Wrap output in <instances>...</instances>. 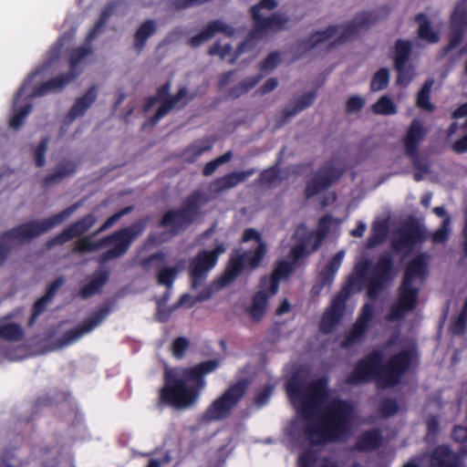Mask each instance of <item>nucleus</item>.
I'll use <instances>...</instances> for the list:
<instances>
[{
    "label": "nucleus",
    "mask_w": 467,
    "mask_h": 467,
    "mask_svg": "<svg viewBox=\"0 0 467 467\" xmlns=\"http://www.w3.org/2000/svg\"><path fill=\"white\" fill-rule=\"evenodd\" d=\"M48 140L45 139L33 150L34 161L36 166L42 167L45 164V153L47 150Z\"/></svg>",
    "instance_id": "nucleus-47"
},
{
    "label": "nucleus",
    "mask_w": 467,
    "mask_h": 467,
    "mask_svg": "<svg viewBox=\"0 0 467 467\" xmlns=\"http://www.w3.org/2000/svg\"><path fill=\"white\" fill-rule=\"evenodd\" d=\"M372 110L379 115H393L397 112V105L390 97L385 95L373 104Z\"/></svg>",
    "instance_id": "nucleus-34"
},
{
    "label": "nucleus",
    "mask_w": 467,
    "mask_h": 467,
    "mask_svg": "<svg viewBox=\"0 0 467 467\" xmlns=\"http://www.w3.org/2000/svg\"><path fill=\"white\" fill-rule=\"evenodd\" d=\"M254 174V170L235 171L217 179L212 185L216 192L228 190L245 181Z\"/></svg>",
    "instance_id": "nucleus-25"
},
{
    "label": "nucleus",
    "mask_w": 467,
    "mask_h": 467,
    "mask_svg": "<svg viewBox=\"0 0 467 467\" xmlns=\"http://www.w3.org/2000/svg\"><path fill=\"white\" fill-rule=\"evenodd\" d=\"M219 364V360L214 359L191 368H167L161 400L178 410L192 408L206 386L205 376L215 370Z\"/></svg>",
    "instance_id": "nucleus-5"
},
{
    "label": "nucleus",
    "mask_w": 467,
    "mask_h": 467,
    "mask_svg": "<svg viewBox=\"0 0 467 467\" xmlns=\"http://www.w3.org/2000/svg\"><path fill=\"white\" fill-rule=\"evenodd\" d=\"M389 73L386 68L379 69L373 77L370 88L372 91H379L386 88L389 84Z\"/></svg>",
    "instance_id": "nucleus-41"
},
{
    "label": "nucleus",
    "mask_w": 467,
    "mask_h": 467,
    "mask_svg": "<svg viewBox=\"0 0 467 467\" xmlns=\"http://www.w3.org/2000/svg\"><path fill=\"white\" fill-rule=\"evenodd\" d=\"M259 78H254L252 82H250L249 84H246L244 83V87H242V90L241 92H234V96L235 97H238L240 96L242 93L244 92H246L247 90H249L251 88H253L257 82H258Z\"/></svg>",
    "instance_id": "nucleus-60"
},
{
    "label": "nucleus",
    "mask_w": 467,
    "mask_h": 467,
    "mask_svg": "<svg viewBox=\"0 0 467 467\" xmlns=\"http://www.w3.org/2000/svg\"><path fill=\"white\" fill-rule=\"evenodd\" d=\"M382 410L386 416H389L397 410V405L394 401H387L384 404Z\"/></svg>",
    "instance_id": "nucleus-59"
},
{
    "label": "nucleus",
    "mask_w": 467,
    "mask_h": 467,
    "mask_svg": "<svg viewBox=\"0 0 467 467\" xmlns=\"http://www.w3.org/2000/svg\"><path fill=\"white\" fill-rule=\"evenodd\" d=\"M366 229H367L366 223L363 222H358L357 227L355 229H353L350 232V234L352 236L361 237L364 234Z\"/></svg>",
    "instance_id": "nucleus-58"
},
{
    "label": "nucleus",
    "mask_w": 467,
    "mask_h": 467,
    "mask_svg": "<svg viewBox=\"0 0 467 467\" xmlns=\"http://www.w3.org/2000/svg\"><path fill=\"white\" fill-rule=\"evenodd\" d=\"M203 203L204 199L202 194H194L187 201L182 210L167 213L162 219L161 226L175 234L195 218L201 205Z\"/></svg>",
    "instance_id": "nucleus-13"
},
{
    "label": "nucleus",
    "mask_w": 467,
    "mask_h": 467,
    "mask_svg": "<svg viewBox=\"0 0 467 467\" xmlns=\"http://www.w3.org/2000/svg\"><path fill=\"white\" fill-rule=\"evenodd\" d=\"M432 85H433L432 80H429V81L425 82V84L423 85L422 88L420 89V91L419 92V95H418L417 105L419 108H420L424 110L431 111L433 109V106L431 105V103L430 102V99H429Z\"/></svg>",
    "instance_id": "nucleus-38"
},
{
    "label": "nucleus",
    "mask_w": 467,
    "mask_h": 467,
    "mask_svg": "<svg viewBox=\"0 0 467 467\" xmlns=\"http://www.w3.org/2000/svg\"><path fill=\"white\" fill-rule=\"evenodd\" d=\"M315 98H316V95L313 92L306 93L304 96H302L301 98H299L296 100L294 109L292 110L287 109L286 112H287L288 116L289 117L294 116V115L297 114L298 112H300L301 110L307 108L308 106H310L313 103Z\"/></svg>",
    "instance_id": "nucleus-43"
},
{
    "label": "nucleus",
    "mask_w": 467,
    "mask_h": 467,
    "mask_svg": "<svg viewBox=\"0 0 467 467\" xmlns=\"http://www.w3.org/2000/svg\"><path fill=\"white\" fill-rule=\"evenodd\" d=\"M109 16V13H108V9H106L104 11V13L102 14V20L98 23V25L95 26V28L93 29V31L88 35V38L91 39L94 37L95 34H96V31L98 30L99 27H100L102 26V24L105 22V19L106 17Z\"/></svg>",
    "instance_id": "nucleus-61"
},
{
    "label": "nucleus",
    "mask_w": 467,
    "mask_h": 467,
    "mask_svg": "<svg viewBox=\"0 0 467 467\" xmlns=\"http://www.w3.org/2000/svg\"><path fill=\"white\" fill-rule=\"evenodd\" d=\"M144 226L141 223H136L130 228L123 229L112 236L95 243L90 238L79 240L77 249L81 253L92 252L99 248H108L103 258L104 261L117 257L127 251L130 243L143 231Z\"/></svg>",
    "instance_id": "nucleus-10"
},
{
    "label": "nucleus",
    "mask_w": 467,
    "mask_h": 467,
    "mask_svg": "<svg viewBox=\"0 0 467 467\" xmlns=\"http://www.w3.org/2000/svg\"><path fill=\"white\" fill-rule=\"evenodd\" d=\"M154 30L155 26L151 21H148L141 25L136 33V46L139 48H141L146 39L154 32Z\"/></svg>",
    "instance_id": "nucleus-42"
},
{
    "label": "nucleus",
    "mask_w": 467,
    "mask_h": 467,
    "mask_svg": "<svg viewBox=\"0 0 467 467\" xmlns=\"http://www.w3.org/2000/svg\"><path fill=\"white\" fill-rule=\"evenodd\" d=\"M379 441L377 431L364 433L357 443V448L360 451H368L375 448Z\"/></svg>",
    "instance_id": "nucleus-39"
},
{
    "label": "nucleus",
    "mask_w": 467,
    "mask_h": 467,
    "mask_svg": "<svg viewBox=\"0 0 467 467\" xmlns=\"http://www.w3.org/2000/svg\"><path fill=\"white\" fill-rule=\"evenodd\" d=\"M333 220L329 216L322 218L316 232L308 231L305 225L298 226L290 242L289 261H280L273 275L262 278L258 291L253 296L251 304L246 307V313L254 321H260L265 316L268 300L278 291L279 280L285 277L301 258L315 252L326 236Z\"/></svg>",
    "instance_id": "nucleus-2"
},
{
    "label": "nucleus",
    "mask_w": 467,
    "mask_h": 467,
    "mask_svg": "<svg viewBox=\"0 0 467 467\" xmlns=\"http://www.w3.org/2000/svg\"><path fill=\"white\" fill-rule=\"evenodd\" d=\"M345 257V252L339 251L337 253L329 262L320 270L319 276L323 285H329L332 283L335 275L338 271Z\"/></svg>",
    "instance_id": "nucleus-28"
},
{
    "label": "nucleus",
    "mask_w": 467,
    "mask_h": 467,
    "mask_svg": "<svg viewBox=\"0 0 467 467\" xmlns=\"http://www.w3.org/2000/svg\"><path fill=\"white\" fill-rule=\"evenodd\" d=\"M88 53L89 50L86 47L76 50L73 53L70 59L72 73L67 77L55 78L40 85V82L46 76V71L51 65V61L43 64L28 76L14 98L13 115L9 121L10 127L18 129L22 125L24 119L27 116L31 109L28 102L30 98L40 97L57 91L74 79L78 74L76 72L78 65Z\"/></svg>",
    "instance_id": "nucleus-6"
},
{
    "label": "nucleus",
    "mask_w": 467,
    "mask_h": 467,
    "mask_svg": "<svg viewBox=\"0 0 467 467\" xmlns=\"http://www.w3.org/2000/svg\"><path fill=\"white\" fill-rule=\"evenodd\" d=\"M97 97L98 88L96 87H92L83 96L77 99L75 104L64 120L65 125H69L74 119L83 116L95 102Z\"/></svg>",
    "instance_id": "nucleus-21"
},
{
    "label": "nucleus",
    "mask_w": 467,
    "mask_h": 467,
    "mask_svg": "<svg viewBox=\"0 0 467 467\" xmlns=\"http://www.w3.org/2000/svg\"><path fill=\"white\" fill-rule=\"evenodd\" d=\"M107 275L104 272L96 273L88 284L83 285L80 290V295L82 297H88L94 295L107 281Z\"/></svg>",
    "instance_id": "nucleus-33"
},
{
    "label": "nucleus",
    "mask_w": 467,
    "mask_h": 467,
    "mask_svg": "<svg viewBox=\"0 0 467 467\" xmlns=\"http://www.w3.org/2000/svg\"><path fill=\"white\" fill-rule=\"evenodd\" d=\"M109 310L108 308H100L93 316H91L88 320H86L80 327H76L72 331H70L67 335V338L64 342V345H69L78 339H79L84 335L91 332L95 329L109 315Z\"/></svg>",
    "instance_id": "nucleus-20"
},
{
    "label": "nucleus",
    "mask_w": 467,
    "mask_h": 467,
    "mask_svg": "<svg viewBox=\"0 0 467 467\" xmlns=\"http://www.w3.org/2000/svg\"><path fill=\"white\" fill-rule=\"evenodd\" d=\"M467 28V0L458 2L450 16L449 44L445 50L448 52L456 47L462 39Z\"/></svg>",
    "instance_id": "nucleus-16"
},
{
    "label": "nucleus",
    "mask_w": 467,
    "mask_h": 467,
    "mask_svg": "<svg viewBox=\"0 0 467 467\" xmlns=\"http://www.w3.org/2000/svg\"><path fill=\"white\" fill-rule=\"evenodd\" d=\"M130 209H125L119 213H115L111 217H109L106 223L103 224V226L100 228V230L107 229L110 227L112 224H114L123 214L127 213Z\"/></svg>",
    "instance_id": "nucleus-55"
},
{
    "label": "nucleus",
    "mask_w": 467,
    "mask_h": 467,
    "mask_svg": "<svg viewBox=\"0 0 467 467\" xmlns=\"http://www.w3.org/2000/svg\"><path fill=\"white\" fill-rule=\"evenodd\" d=\"M426 269V256L416 257L407 267L397 303L388 318L397 320L411 311L417 303L418 287L422 282Z\"/></svg>",
    "instance_id": "nucleus-9"
},
{
    "label": "nucleus",
    "mask_w": 467,
    "mask_h": 467,
    "mask_svg": "<svg viewBox=\"0 0 467 467\" xmlns=\"http://www.w3.org/2000/svg\"><path fill=\"white\" fill-rule=\"evenodd\" d=\"M371 317H372L371 306L369 305L364 306L362 313H361L358 322L355 324L354 327L349 331V333L348 334V336L346 337V340L343 343V346L345 348H349L361 339Z\"/></svg>",
    "instance_id": "nucleus-22"
},
{
    "label": "nucleus",
    "mask_w": 467,
    "mask_h": 467,
    "mask_svg": "<svg viewBox=\"0 0 467 467\" xmlns=\"http://www.w3.org/2000/svg\"><path fill=\"white\" fill-rule=\"evenodd\" d=\"M76 210V206H72L60 214L53 218L44 220L42 222H32L14 229L6 234L0 244V264L5 260L7 254V245H16L24 243L44 232L48 231L56 224L63 221Z\"/></svg>",
    "instance_id": "nucleus-11"
},
{
    "label": "nucleus",
    "mask_w": 467,
    "mask_h": 467,
    "mask_svg": "<svg viewBox=\"0 0 467 467\" xmlns=\"http://www.w3.org/2000/svg\"><path fill=\"white\" fill-rule=\"evenodd\" d=\"M22 336L19 325L12 322L8 317L0 320V337L8 340H16Z\"/></svg>",
    "instance_id": "nucleus-32"
},
{
    "label": "nucleus",
    "mask_w": 467,
    "mask_h": 467,
    "mask_svg": "<svg viewBox=\"0 0 467 467\" xmlns=\"http://www.w3.org/2000/svg\"><path fill=\"white\" fill-rule=\"evenodd\" d=\"M189 347V342L184 337L177 338L172 344V354L175 358H181L183 357L185 350Z\"/></svg>",
    "instance_id": "nucleus-50"
},
{
    "label": "nucleus",
    "mask_w": 467,
    "mask_h": 467,
    "mask_svg": "<svg viewBox=\"0 0 467 467\" xmlns=\"http://www.w3.org/2000/svg\"><path fill=\"white\" fill-rule=\"evenodd\" d=\"M297 415L286 428L290 442L318 444L344 437L353 422V407L327 393L323 379L298 374L286 384Z\"/></svg>",
    "instance_id": "nucleus-1"
},
{
    "label": "nucleus",
    "mask_w": 467,
    "mask_h": 467,
    "mask_svg": "<svg viewBox=\"0 0 467 467\" xmlns=\"http://www.w3.org/2000/svg\"><path fill=\"white\" fill-rule=\"evenodd\" d=\"M275 6V0H262L258 5L252 8L254 28L247 40L240 47L236 53H232L228 42H223L221 40L210 49V54L218 55L222 59L233 63L240 54L250 49L256 40L264 38L271 33L284 28L288 22L286 16L281 14H277L273 16H267L268 12Z\"/></svg>",
    "instance_id": "nucleus-7"
},
{
    "label": "nucleus",
    "mask_w": 467,
    "mask_h": 467,
    "mask_svg": "<svg viewBox=\"0 0 467 467\" xmlns=\"http://www.w3.org/2000/svg\"><path fill=\"white\" fill-rule=\"evenodd\" d=\"M453 150L458 153H463L467 151V135L453 144Z\"/></svg>",
    "instance_id": "nucleus-56"
},
{
    "label": "nucleus",
    "mask_w": 467,
    "mask_h": 467,
    "mask_svg": "<svg viewBox=\"0 0 467 467\" xmlns=\"http://www.w3.org/2000/svg\"><path fill=\"white\" fill-rule=\"evenodd\" d=\"M336 200V196L333 192H328L327 198L323 201V205H328Z\"/></svg>",
    "instance_id": "nucleus-64"
},
{
    "label": "nucleus",
    "mask_w": 467,
    "mask_h": 467,
    "mask_svg": "<svg viewBox=\"0 0 467 467\" xmlns=\"http://www.w3.org/2000/svg\"><path fill=\"white\" fill-rule=\"evenodd\" d=\"M211 145L199 141L192 144L185 152V159L189 161H194L195 159L202 152L210 150Z\"/></svg>",
    "instance_id": "nucleus-46"
},
{
    "label": "nucleus",
    "mask_w": 467,
    "mask_h": 467,
    "mask_svg": "<svg viewBox=\"0 0 467 467\" xmlns=\"http://www.w3.org/2000/svg\"><path fill=\"white\" fill-rule=\"evenodd\" d=\"M166 92L167 91L165 89L160 91L158 97L150 99L149 103V108L153 107L155 103L159 101L161 103L156 113V116L153 119L154 123L159 121L164 115H166L171 109L175 107H182L187 101V90L185 88H181L178 95L172 99H167L165 97Z\"/></svg>",
    "instance_id": "nucleus-19"
},
{
    "label": "nucleus",
    "mask_w": 467,
    "mask_h": 467,
    "mask_svg": "<svg viewBox=\"0 0 467 467\" xmlns=\"http://www.w3.org/2000/svg\"><path fill=\"white\" fill-rule=\"evenodd\" d=\"M419 37L429 42L435 43L439 40L440 32L433 29L427 16L420 14L416 17Z\"/></svg>",
    "instance_id": "nucleus-31"
},
{
    "label": "nucleus",
    "mask_w": 467,
    "mask_h": 467,
    "mask_svg": "<svg viewBox=\"0 0 467 467\" xmlns=\"http://www.w3.org/2000/svg\"><path fill=\"white\" fill-rule=\"evenodd\" d=\"M291 308V306L290 304L286 301V300H284L281 305L279 306V307L277 308V314L278 315H283L286 312H288Z\"/></svg>",
    "instance_id": "nucleus-62"
},
{
    "label": "nucleus",
    "mask_w": 467,
    "mask_h": 467,
    "mask_svg": "<svg viewBox=\"0 0 467 467\" xmlns=\"http://www.w3.org/2000/svg\"><path fill=\"white\" fill-rule=\"evenodd\" d=\"M391 276V261L389 256H383L376 265H372L365 260L358 262L347 286L334 297L330 306L325 312L320 322V330L323 333H329L336 327L349 293L358 292L363 287H367L368 296L375 297L378 290Z\"/></svg>",
    "instance_id": "nucleus-4"
},
{
    "label": "nucleus",
    "mask_w": 467,
    "mask_h": 467,
    "mask_svg": "<svg viewBox=\"0 0 467 467\" xmlns=\"http://www.w3.org/2000/svg\"><path fill=\"white\" fill-rule=\"evenodd\" d=\"M162 303L161 302H158V318L161 320V321H164L168 318V315H164L162 314Z\"/></svg>",
    "instance_id": "nucleus-63"
},
{
    "label": "nucleus",
    "mask_w": 467,
    "mask_h": 467,
    "mask_svg": "<svg viewBox=\"0 0 467 467\" xmlns=\"http://www.w3.org/2000/svg\"><path fill=\"white\" fill-rule=\"evenodd\" d=\"M75 168V164L72 161H66L61 163L53 174H50L47 177L45 183L50 184L57 182L62 178L73 173Z\"/></svg>",
    "instance_id": "nucleus-36"
},
{
    "label": "nucleus",
    "mask_w": 467,
    "mask_h": 467,
    "mask_svg": "<svg viewBox=\"0 0 467 467\" xmlns=\"http://www.w3.org/2000/svg\"><path fill=\"white\" fill-rule=\"evenodd\" d=\"M278 85V82L275 78H269L262 87H261V93L266 94L273 89H275Z\"/></svg>",
    "instance_id": "nucleus-57"
},
{
    "label": "nucleus",
    "mask_w": 467,
    "mask_h": 467,
    "mask_svg": "<svg viewBox=\"0 0 467 467\" xmlns=\"http://www.w3.org/2000/svg\"><path fill=\"white\" fill-rule=\"evenodd\" d=\"M341 174L342 169L340 163L336 162L325 166L307 183L306 189V197H312L320 194Z\"/></svg>",
    "instance_id": "nucleus-17"
},
{
    "label": "nucleus",
    "mask_w": 467,
    "mask_h": 467,
    "mask_svg": "<svg viewBox=\"0 0 467 467\" xmlns=\"http://www.w3.org/2000/svg\"><path fill=\"white\" fill-rule=\"evenodd\" d=\"M414 344L408 346L390 342L383 351H376L360 361L348 377L350 383L375 379L380 387H390L399 382L401 374L416 361Z\"/></svg>",
    "instance_id": "nucleus-3"
},
{
    "label": "nucleus",
    "mask_w": 467,
    "mask_h": 467,
    "mask_svg": "<svg viewBox=\"0 0 467 467\" xmlns=\"http://www.w3.org/2000/svg\"><path fill=\"white\" fill-rule=\"evenodd\" d=\"M280 62V55L278 53L270 54L261 65V70L267 73L273 70Z\"/></svg>",
    "instance_id": "nucleus-51"
},
{
    "label": "nucleus",
    "mask_w": 467,
    "mask_h": 467,
    "mask_svg": "<svg viewBox=\"0 0 467 467\" xmlns=\"http://www.w3.org/2000/svg\"><path fill=\"white\" fill-rule=\"evenodd\" d=\"M410 51V43L409 41H398L395 47L394 63L398 71L397 83L400 86H408L415 76L411 67H406L407 61Z\"/></svg>",
    "instance_id": "nucleus-18"
},
{
    "label": "nucleus",
    "mask_w": 467,
    "mask_h": 467,
    "mask_svg": "<svg viewBox=\"0 0 467 467\" xmlns=\"http://www.w3.org/2000/svg\"><path fill=\"white\" fill-rule=\"evenodd\" d=\"M420 240V234L418 230L404 229L398 233L397 237L393 241V245L397 251L402 252L411 249Z\"/></svg>",
    "instance_id": "nucleus-27"
},
{
    "label": "nucleus",
    "mask_w": 467,
    "mask_h": 467,
    "mask_svg": "<svg viewBox=\"0 0 467 467\" xmlns=\"http://www.w3.org/2000/svg\"><path fill=\"white\" fill-rule=\"evenodd\" d=\"M95 221L93 215H88L82 221L64 231L61 235L57 237V242L64 243L77 235L82 234L94 224Z\"/></svg>",
    "instance_id": "nucleus-30"
},
{
    "label": "nucleus",
    "mask_w": 467,
    "mask_h": 467,
    "mask_svg": "<svg viewBox=\"0 0 467 467\" xmlns=\"http://www.w3.org/2000/svg\"><path fill=\"white\" fill-rule=\"evenodd\" d=\"M430 464L431 467H459V461L446 446H439L431 456Z\"/></svg>",
    "instance_id": "nucleus-26"
},
{
    "label": "nucleus",
    "mask_w": 467,
    "mask_h": 467,
    "mask_svg": "<svg viewBox=\"0 0 467 467\" xmlns=\"http://www.w3.org/2000/svg\"><path fill=\"white\" fill-rule=\"evenodd\" d=\"M274 389V385L267 386L262 393H259L255 398V403L258 406H263L266 403L268 398L270 397L272 390Z\"/></svg>",
    "instance_id": "nucleus-54"
},
{
    "label": "nucleus",
    "mask_w": 467,
    "mask_h": 467,
    "mask_svg": "<svg viewBox=\"0 0 467 467\" xmlns=\"http://www.w3.org/2000/svg\"><path fill=\"white\" fill-rule=\"evenodd\" d=\"M225 251L226 246L223 243L217 244L213 250L202 251L192 261L190 275L193 289L202 284L208 272L215 266L218 257Z\"/></svg>",
    "instance_id": "nucleus-15"
},
{
    "label": "nucleus",
    "mask_w": 467,
    "mask_h": 467,
    "mask_svg": "<svg viewBox=\"0 0 467 467\" xmlns=\"http://www.w3.org/2000/svg\"><path fill=\"white\" fill-rule=\"evenodd\" d=\"M63 278H58L57 280H56L49 287L47 293L35 304L33 314L34 317H36V316L43 312L47 304L51 300L52 296H54L56 290L58 287H60L63 285Z\"/></svg>",
    "instance_id": "nucleus-35"
},
{
    "label": "nucleus",
    "mask_w": 467,
    "mask_h": 467,
    "mask_svg": "<svg viewBox=\"0 0 467 467\" xmlns=\"http://www.w3.org/2000/svg\"><path fill=\"white\" fill-rule=\"evenodd\" d=\"M182 267H162L158 274V281L161 285L171 287L177 274L181 271Z\"/></svg>",
    "instance_id": "nucleus-40"
},
{
    "label": "nucleus",
    "mask_w": 467,
    "mask_h": 467,
    "mask_svg": "<svg viewBox=\"0 0 467 467\" xmlns=\"http://www.w3.org/2000/svg\"><path fill=\"white\" fill-rule=\"evenodd\" d=\"M242 241L244 243L251 242L252 248L244 252H234L227 269L215 284V289H219L231 283L244 271L250 272L254 270L265 255L266 245L257 231L246 229L244 232Z\"/></svg>",
    "instance_id": "nucleus-8"
},
{
    "label": "nucleus",
    "mask_w": 467,
    "mask_h": 467,
    "mask_svg": "<svg viewBox=\"0 0 467 467\" xmlns=\"http://www.w3.org/2000/svg\"><path fill=\"white\" fill-rule=\"evenodd\" d=\"M451 219L448 216H445L441 226L432 234V242L435 244H440L445 242L450 234H451Z\"/></svg>",
    "instance_id": "nucleus-45"
},
{
    "label": "nucleus",
    "mask_w": 467,
    "mask_h": 467,
    "mask_svg": "<svg viewBox=\"0 0 467 467\" xmlns=\"http://www.w3.org/2000/svg\"><path fill=\"white\" fill-rule=\"evenodd\" d=\"M299 467H341L331 459L321 457L317 451H308L299 458Z\"/></svg>",
    "instance_id": "nucleus-29"
},
{
    "label": "nucleus",
    "mask_w": 467,
    "mask_h": 467,
    "mask_svg": "<svg viewBox=\"0 0 467 467\" xmlns=\"http://www.w3.org/2000/svg\"><path fill=\"white\" fill-rule=\"evenodd\" d=\"M387 234V227L383 223H378L373 225L371 235L368 239V246H374L384 240Z\"/></svg>",
    "instance_id": "nucleus-44"
},
{
    "label": "nucleus",
    "mask_w": 467,
    "mask_h": 467,
    "mask_svg": "<svg viewBox=\"0 0 467 467\" xmlns=\"http://www.w3.org/2000/svg\"><path fill=\"white\" fill-rule=\"evenodd\" d=\"M467 320V298L464 303L463 309L458 318L451 325V331L453 334H461Z\"/></svg>",
    "instance_id": "nucleus-49"
},
{
    "label": "nucleus",
    "mask_w": 467,
    "mask_h": 467,
    "mask_svg": "<svg viewBox=\"0 0 467 467\" xmlns=\"http://www.w3.org/2000/svg\"><path fill=\"white\" fill-rule=\"evenodd\" d=\"M247 384V381L241 380L230 387L223 396L210 405L204 413V418L207 420H222L225 418L243 397Z\"/></svg>",
    "instance_id": "nucleus-14"
},
{
    "label": "nucleus",
    "mask_w": 467,
    "mask_h": 467,
    "mask_svg": "<svg viewBox=\"0 0 467 467\" xmlns=\"http://www.w3.org/2000/svg\"><path fill=\"white\" fill-rule=\"evenodd\" d=\"M213 293V290L212 288H207L203 292L199 293L197 296L183 295L178 302L177 306L190 308L194 306L196 302L208 299Z\"/></svg>",
    "instance_id": "nucleus-37"
},
{
    "label": "nucleus",
    "mask_w": 467,
    "mask_h": 467,
    "mask_svg": "<svg viewBox=\"0 0 467 467\" xmlns=\"http://www.w3.org/2000/svg\"><path fill=\"white\" fill-rule=\"evenodd\" d=\"M375 21L372 14L364 12L358 14L353 21L347 26H330L324 31L314 34L309 42L311 47L319 43H327L332 46L348 40L363 28L368 27Z\"/></svg>",
    "instance_id": "nucleus-12"
},
{
    "label": "nucleus",
    "mask_w": 467,
    "mask_h": 467,
    "mask_svg": "<svg viewBox=\"0 0 467 467\" xmlns=\"http://www.w3.org/2000/svg\"><path fill=\"white\" fill-rule=\"evenodd\" d=\"M231 157H232L231 152H226L223 155H222L221 157L208 162L203 169L204 175L208 176V175H211L212 173H213L215 171V170L220 165L227 162L231 159Z\"/></svg>",
    "instance_id": "nucleus-48"
},
{
    "label": "nucleus",
    "mask_w": 467,
    "mask_h": 467,
    "mask_svg": "<svg viewBox=\"0 0 467 467\" xmlns=\"http://www.w3.org/2000/svg\"><path fill=\"white\" fill-rule=\"evenodd\" d=\"M425 134V130L420 121L414 120L404 138V147L406 153L413 157L417 152V148Z\"/></svg>",
    "instance_id": "nucleus-24"
},
{
    "label": "nucleus",
    "mask_w": 467,
    "mask_h": 467,
    "mask_svg": "<svg viewBox=\"0 0 467 467\" xmlns=\"http://www.w3.org/2000/svg\"><path fill=\"white\" fill-rule=\"evenodd\" d=\"M365 100L360 96H352L347 101V110L348 112H356L363 108Z\"/></svg>",
    "instance_id": "nucleus-52"
},
{
    "label": "nucleus",
    "mask_w": 467,
    "mask_h": 467,
    "mask_svg": "<svg viewBox=\"0 0 467 467\" xmlns=\"http://www.w3.org/2000/svg\"><path fill=\"white\" fill-rule=\"evenodd\" d=\"M278 178L279 175L275 167L266 170L261 174L263 183L275 184L277 182Z\"/></svg>",
    "instance_id": "nucleus-53"
},
{
    "label": "nucleus",
    "mask_w": 467,
    "mask_h": 467,
    "mask_svg": "<svg viewBox=\"0 0 467 467\" xmlns=\"http://www.w3.org/2000/svg\"><path fill=\"white\" fill-rule=\"evenodd\" d=\"M217 32L223 33L225 36H230L234 34V29L229 25L222 21H214L211 23L202 33L191 38L190 44L192 47H198L204 41L210 39Z\"/></svg>",
    "instance_id": "nucleus-23"
}]
</instances>
